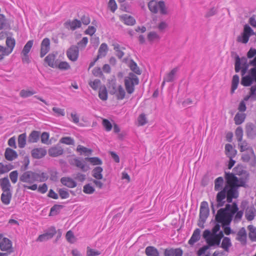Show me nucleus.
Here are the masks:
<instances>
[{
    "label": "nucleus",
    "instance_id": "nucleus-59",
    "mask_svg": "<svg viewBox=\"0 0 256 256\" xmlns=\"http://www.w3.org/2000/svg\"><path fill=\"white\" fill-rule=\"evenodd\" d=\"M100 254V252L88 246L86 248V256H96Z\"/></svg>",
    "mask_w": 256,
    "mask_h": 256
},
{
    "label": "nucleus",
    "instance_id": "nucleus-14",
    "mask_svg": "<svg viewBox=\"0 0 256 256\" xmlns=\"http://www.w3.org/2000/svg\"><path fill=\"white\" fill-rule=\"evenodd\" d=\"M228 189L226 187H224L223 190L219 192L216 195V202L218 206H222L224 204V199L227 198V192Z\"/></svg>",
    "mask_w": 256,
    "mask_h": 256
},
{
    "label": "nucleus",
    "instance_id": "nucleus-47",
    "mask_svg": "<svg viewBox=\"0 0 256 256\" xmlns=\"http://www.w3.org/2000/svg\"><path fill=\"white\" fill-rule=\"evenodd\" d=\"M33 44L34 42L32 40H28L24 45L21 54H28L33 46Z\"/></svg>",
    "mask_w": 256,
    "mask_h": 256
},
{
    "label": "nucleus",
    "instance_id": "nucleus-21",
    "mask_svg": "<svg viewBox=\"0 0 256 256\" xmlns=\"http://www.w3.org/2000/svg\"><path fill=\"white\" fill-rule=\"evenodd\" d=\"M73 164L84 172H86L90 169L88 165L85 162V161L80 160L78 158L74 159Z\"/></svg>",
    "mask_w": 256,
    "mask_h": 256
},
{
    "label": "nucleus",
    "instance_id": "nucleus-46",
    "mask_svg": "<svg viewBox=\"0 0 256 256\" xmlns=\"http://www.w3.org/2000/svg\"><path fill=\"white\" fill-rule=\"evenodd\" d=\"M40 138V132L37 131H32L29 136L28 141L30 142H36Z\"/></svg>",
    "mask_w": 256,
    "mask_h": 256
},
{
    "label": "nucleus",
    "instance_id": "nucleus-18",
    "mask_svg": "<svg viewBox=\"0 0 256 256\" xmlns=\"http://www.w3.org/2000/svg\"><path fill=\"white\" fill-rule=\"evenodd\" d=\"M64 26L66 28L74 30L82 26V22L77 19L72 20H68L64 23Z\"/></svg>",
    "mask_w": 256,
    "mask_h": 256
},
{
    "label": "nucleus",
    "instance_id": "nucleus-28",
    "mask_svg": "<svg viewBox=\"0 0 256 256\" xmlns=\"http://www.w3.org/2000/svg\"><path fill=\"white\" fill-rule=\"evenodd\" d=\"M60 182L62 184L70 188H74L76 186V182L70 178H62Z\"/></svg>",
    "mask_w": 256,
    "mask_h": 256
},
{
    "label": "nucleus",
    "instance_id": "nucleus-45",
    "mask_svg": "<svg viewBox=\"0 0 256 256\" xmlns=\"http://www.w3.org/2000/svg\"><path fill=\"white\" fill-rule=\"evenodd\" d=\"M129 67L130 69L135 74H141V70L138 66L137 64L134 60H131L129 64Z\"/></svg>",
    "mask_w": 256,
    "mask_h": 256
},
{
    "label": "nucleus",
    "instance_id": "nucleus-12",
    "mask_svg": "<svg viewBox=\"0 0 256 256\" xmlns=\"http://www.w3.org/2000/svg\"><path fill=\"white\" fill-rule=\"evenodd\" d=\"M79 52L76 46H72L66 52L68 59L72 62L76 61L78 57Z\"/></svg>",
    "mask_w": 256,
    "mask_h": 256
},
{
    "label": "nucleus",
    "instance_id": "nucleus-3",
    "mask_svg": "<svg viewBox=\"0 0 256 256\" xmlns=\"http://www.w3.org/2000/svg\"><path fill=\"white\" fill-rule=\"evenodd\" d=\"M149 10L153 14H157L158 12L160 14L166 15L168 14L167 8L164 1L151 0L148 3Z\"/></svg>",
    "mask_w": 256,
    "mask_h": 256
},
{
    "label": "nucleus",
    "instance_id": "nucleus-10",
    "mask_svg": "<svg viewBox=\"0 0 256 256\" xmlns=\"http://www.w3.org/2000/svg\"><path fill=\"white\" fill-rule=\"evenodd\" d=\"M0 250L2 252H12L13 248L12 242L8 238H1L0 241Z\"/></svg>",
    "mask_w": 256,
    "mask_h": 256
},
{
    "label": "nucleus",
    "instance_id": "nucleus-60",
    "mask_svg": "<svg viewBox=\"0 0 256 256\" xmlns=\"http://www.w3.org/2000/svg\"><path fill=\"white\" fill-rule=\"evenodd\" d=\"M148 39L150 42L158 40L160 37L155 32H150L148 35Z\"/></svg>",
    "mask_w": 256,
    "mask_h": 256
},
{
    "label": "nucleus",
    "instance_id": "nucleus-16",
    "mask_svg": "<svg viewBox=\"0 0 256 256\" xmlns=\"http://www.w3.org/2000/svg\"><path fill=\"white\" fill-rule=\"evenodd\" d=\"M23 186L24 188H26L32 190H36L38 189V192L42 194H45L48 189V186L46 184H42L39 186L38 188L36 184H33L31 186L24 184Z\"/></svg>",
    "mask_w": 256,
    "mask_h": 256
},
{
    "label": "nucleus",
    "instance_id": "nucleus-57",
    "mask_svg": "<svg viewBox=\"0 0 256 256\" xmlns=\"http://www.w3.org/2000/svg\"><path fill=\"white\" fill-rule=\"evenodd\" d=\"M235 135L238 142H241L243 138V130L241 126L236 128L235 131Z\"/></svg>",
    "mask_w": 256,
    "mask_h": 256
},
{
    "label": "nucleus",
    "instance_id": "nucleus-22",
    "mask_svg": "<svg viewBox=\"0 0 256 256\" xmlns=\"http://www.w3.org/2000/svg\"><path fill=\"white\" fill-rule=\"evenodd\" d=\"M120 19L126 25L133 26L136 23L135 19L132 16L126 14L120 16Z\"/></svg>",
    "mask_w": 256,
    "mask_h": 256
},
{
    "label": "nucleus",
    "instance_id": "nucleus-51",
    "mask_svg": "<svg viewBox=\"0 0 256 256\" xmlns=\"http://www.w3.org/2000/svg\"><path fill=\"white\" fill-rule=\"evenodd\" d=\"M36 94V92L34 90H22L20 92V96L22 98H28L34 94Z\"/></svg>",
    "mask_w": 256,
    "mask_h": 256
},
{
    "label": "nucleus",
    "instance_id": "nucleus-40",
    "mask_svg": "<svg viewBox=\"0 0 256 256\" xmlns=\"http://www.w3.org/2000/svg\"><path fill=\"white\" fill-rule=\"evenodd\" d=\"M76 151L80 153V154H84L85 155H89L92 153V150L86 148L82 146L78 145L76 148Z\"/></svg>",
    "mask_w": 256,
    "mask_h": 256
},
{
    "label": "nucleus",
    "instance_id": "nucleus-58",
    "mask_svg": "<svg viewBox=\"0 0 256 256\" xmlns=\"http://www.w3.org/2000/svg\"><path fill=\"white\" fill-rule=\"evenodd\" d=\"M94 191V188L90 184H86L83 187V192L86 194H92Z\"/></svg>",
    "mask_w": 256,
    "mask_h": 256
},
{
    "label": "nucleus",
    "instance_id": "nucleus-29",
    "mask_svg": "<svg viewBox=\"0 0 256 256\" xmlns=\"http://www.w3.org/2000/svg\"><path fill=\"white\" fill-rule=\"evenodd\" d=\"M200 230L199 228L196 229L190 238L189 240L188 243L190 245H193L194 243L198 241L200 239Z\"/></svg>",
    "mask_w": 256,
    "mask_h": 256
},
{
    "label": "nucleus",
    "instance_id": "nucleus-15",
    "mask_svg": "<svg viewBox=\"0 0 256 256\" xmlns=\"http://www.w3.org/2000/svg\"><path fill=\"white\" fill-rule=\"evenodd\" d=\"M246 132L249 138L253 139L256 136V127L252 123H248L246 126Z\"/></svg>",
    "mask_w": 256,
    "mask_h": 256
},
{
    "label": "nucleus",
    "instance_id": "nucleus-31",
    "mask_svg": "<svg viewBox=\"0 0 256 256\" xmlns=\"http://www.w3.org/2000/svg\"><path fill=\"white\" fill-rule=\"evenodd\" d=\"M232 246L230 239L228 237H224L222 240L220 247L226 252H228L230 248Z\"/></svg>",
    "mask_w": 256,
    "mask_h": 256
},
{
    "label": "nucleus",
    "instance_id": "nucleus-4",
    "mask_svg": "<svg viewBox=\"0 0 256 256\" xmlns=\"http://www.w3.org/2000/svg\"><path fill=\"white\" fill-rule=\"evenodd\" d=\"M139 83L138 78L132 73H130L124 78V86L127 92L132 94L134 90V86Z\"/></svg>",
    "mask_w": 256,
    "mask_h": 256
},
{
    "label": "nucleus",
    "instance_id": "nucleus-37",
    "mask_svg": "<svg viewBox=\"0 0 256 256\" xmlns=\"http://www.w3.org/2000/svg\"><path fill=\"white\" fill-rule=\"evenodd\" d=\"M103 169L100 166L96 167L92 170V176L96 180H101L102 178V172Z\"/></svg>",
    "mask_w": 256,
    "mask_h": 256
},
{
    "label": "nucleus",
    "instance_id": "nucleus-9",
    "mask_svg": "<svg viewBox=\"0 0 256 256\" xmlns=\"http://www.w3.org/2000/svg\"><path fill=\"white\" fill-rule=\"evenodd\" d=\"M254 34L253 31L250 26L246 24L244 26L243 32L241 36L238 37L237 41L243 44H246L249 40L250 37L252 35Z\"/></svg>",
    "mask_w": 256,
    "mask_h": 256
},
{
    "label": "nucleus",
    "instance_id": "nucleus-6",
    "mask_svg": "<svg viewBox=\"0 0 256 256\" xmlns=\"http://www.w3.org/2000/svg\"><path fill=\"white\" fill-rule=\"evenodd\" d=\"M202 236L208 246L216 245L218 246L220 244V242L216 236V234H212L209 230H205L203 232Z\"/></svg>",
    "mask_w": 256,
    "mask_h": 256
},
{
    "label": "nucleus",
    "instance_id": "nucleus-41",
    "mask_svg": "<svg viewBox=\"0 0 256 256\" xmlns=\"http://www.w3.org/2000/svg\"><path fill=\"white\" fill-rule=\"evenodd\" d=\"M13 168V166L11 164H4L0 162V175L6 173Z\"/></svg>",
    "mask_w": 256,
    "mask_h": 256
},
{
    "label": "nucleus",
    "instance_id": "nucleus-39",
    "mask_svg": "<svg viewBox=\"0 0 256 256\" xmlns=\"http://www.w3.org/2000/svg\"><path fill=\"white\" fill-rule=\"evenodd\" d=\"M246 114L244 113H237L234 118V120L236 124L240 125L242 124L245 120Z\"/></svg>",
    "mask_w": 256,
    "mask_h": 256
},
{
    "label": "nucleus",
    "instance_id": "nucleus-63",
    "mask_svg": "<svg viewBox=\"0 0 256 256\" xmlns=\"http://www.w3.org/2000/svg\"><path fill=\"white\" fill-rule=\"evenodd\" d=\"M102 124L106 131L110 132L112 130V125L108 120L105 118L103 119Z\"/></svg>",
    "mask_w": 256,
    "mask_h": 256
},
{
    "label": "nucleus",
    "instance_id": "nucleus-26",
    "mask_svg": "<svg viewBox=\"0 0 256 256\" xmlns=\"http://www.w3.org/2000/svg\"><path fill=\"white\" fill-rule=\"evenodd\" d=\"M63 149L60 146L52 147L48 150V154L52 157H56L63 154Z\"/></svg>",
    "mask_w": 256,
    "mask_h": 256
},
{
    "label": "nucleus",
    "instance_id": "nucleus-30",
    "mask_svg": "<svg viewBox=\"0 0 256 256\" xmlns=\"http://www.w3.org/2000/svg\"><path fill=\"white\" fill-rule=\"evenodd\" d=\"M0 186L3 192H10V184L8 178L0 179Z\"/></svg>",
    "mask_w": 256,
    "mask_h": 256
},
{
    "label": "nucleus",
    "instance_id": "nucleus-11",
    "mask_svg": "<svg viewBox=\"0 0 256 256\" xmlns=\"http://www.w3.org/2000/svg\"><path fill=\"white\" fill-rule=\"evenodd\" d=\"M56 233V230L54 227L50 228L48 232L40 234L38 238L37 242H44L52 238Z\"/></svg>",
    "mask_w": 256,
    "mask_h": 256
},
{
    "label": "nucleus",
    "instance_id": "nucleus-33",
    "mask_svg": "<svg viewBox=\"0 0 256 256\" xmlns=\"http://www.w3.org/2000/svg\"><path fill=\"white\" fill-rule=\"evenodd\" d=\"M145 253L147 256H160L158 249L152 246H148L145 250Z\"/></svg>",
    "mask_w": 256,
    "mask_h": 256
},
{
    "label": "nucleus",
    "instance_id": "nucleus-36",
    "mask_svg": "<svg viewBox=\"0 0 256 256\" xmlns=\"http://www.w3.org/2000/svg\"><path fill=\"white\" fill-rule=\"evenodd\" d=\"M108 50V46L106 44H102L98 50L97 58L104 57L106 56Z\"/></svg>",
    "mask_w": 256,
    "mask_h": 256
},
{
    "label": "nucleus",
    "instance_id": "nucleus-56",
    "mask_svg": "<svg viewBox=\"0 0 256 256\" xmlns=\"http://www.w3.org/2000/svg\"><path fill=\"white\" fill-rule=\"evenodd\" d=\"M244 153L242 154V160L243 162H248L250 159L254 156V150H252V154H250L249 152H243Z\"/></svg>",
    "mask_w": 256,
    "mask_h": 256
},
{
    "label": "nucleus",
    "instance_id": "nucleus-52",
    "mask_svg": "<svg viewBox=\"0 0 256 256\" xmlns=\"http://www.w3.org/2000/svg\"><path fill=\"white\" fill-rule=\"evenodd\" d=\"M66 238L67 241L70 243L73 244L76 240V238L74 234V233L72 230H68L66 235Z\"/></svg>",
    "mask_w": 256,
    "mask_h": 256
},
{
    "label": "nucleus",
    "instance_id": "nucleus-62",
    "mask_svg": "<svg viewBox=\"0 0 256 256\" xmlns=\"http://www.w3.org/2000/svg\"><path fill=\"white\" fill-rule=\"evenodd\" d=\"M60 142L68 145H74V140L72 138L68 136L62 138L60 140Z\"/></svg>",
    "mask_w": 256,
    "mask_h": 256
},
{
    "label": "nucleus",
    "instance_id": "nucleus-38",
    "mask_svg": "<svg viewBox=\"0 0 256 256\" xmlns=\"http://www.w3.org/2000/svg\"><path fill=\"white\" fill-rule=\"evenodd\" d=\"M226 154L230 158H232L236 154V150H234L232 144H228L225 146Z\"/></svg>",
    "mask_w": 256,
    "mask_h": 256
},
{
    "label": "nucleus",
    "instance_id": "nucleus-20",
    "mask_svg": "<svg viewBox=\"0 0 256 256\" xmlns=\"http://www.w3.org/2000/svg\"><path fill=\"white\" fill-rule=\"evenodd\" d=\"M182 251L180 248H166L164 252V256H182Z\"/></svg>",
    "mask_w": 256,
    "mask_h": 256
},
{
    "label": "nucleus",
    "instance_id": "nucleus-1",
    "mask_svg": "<svg viewBox=\"0 0 256 256\" xmlns=\"http://www.w3.org/2000/svg\"><path fill=\"white\" fill-rule=\"evenodd\" d=\"M240 177L238 178L233 173L225 172L224 178L226 181L227 192V202L230 203L233 198L238 196L237 188L239 187H245L249 178L248 174L245 170H242L238 174Z\"/></svg>",
    "mask_w": 256,
    "mask_h": 256
},
{
    "label": "nucleus",
    "instance_id": "nucleus-13",
    "mask_svg": "<svg viewBox=\"0 0 256 256\" xmlns=\"http://www.w3.org/2000/svg\"><path fill=\"white\" fill-rule=\"evenodd\" d=\"M50 50V40L48 38H44L40 44V56L43 58Z\"/></svg>",
    "mask_w": 256,
    "mask_h": 256
},
{
    "label": "nucleus",
    "instance_id": "nucleus-61",
    "mask_svg": "<svg viewBox=\"0 0 256 256\" xmlns=\"http://www.w3.org/2000/svg\"><path fill=\"white\" fill-rule=\"evenodd\" d=\"M88 84L94 90H96L100 85V81L99 80L96 79L93 81H90Z\"/></svg>",
    "mask_w": 256,
    "mask_h": 256
},
{
    "label": "nucleus",
    "instance_id": "nucleus-49",
    "mask_svg": "<svg viewBox=\"0 0 256 256\" xmlns=\"http://www.w3.org/2000/svg\"><path fill=\"white\" fill-rule=\"evenodd\" d=\"M249 230L248 236L251 240L256 242V228L252 226L248 227Z\"/></svg>",
    "mask_w": 256,
    "mask_h": 256
},
{
    "label": "nucleus",
    "instance_id": "nucleus-24",
    "mask_svg": "<svg viewBox=\"0 0 256 256\" xmlns=\"http://www.w3.org/2000/svg\"><path fill=\"white\" fill-rule=\"evenodd\" d=\"M238 147L241 152H249L252 154V148L250 146L246 141L238 142Z\"/></svg>",
    "mask_w": 256,
    "mask_h": 256
},
{
    "label": "nucleus",
    "instance_id": "nucleus-44",
    "mask_svg": "<svg viewBox=\"0 0 256 256\" xmlns=\"http://www.w3.org/2000/svg\"><path fill=\"white\" fill-rule=\"evenodd\" d=\"M224 184V179L222 177L220 176L216 178L214 181V190L218 191L222 188Z\"/></svg>",
    "mask_w": 256,
    "mask_h": 256
},
{
    "label": "nucleus",
    "instance_id": "nucleus-2",
    "mask_svg": "<svg viewBox=\"0 0 256 256\" xmlns=\"http://www.w3.org/2000/svg\"><path fill=\"white\" fill-rule=\"evenodd\" d=\"M238 210L236 202L232 204H226L224 208L218 210L216 215V220L222 224V226H228L232 220V217Z\"/></svg>",
    "mask_w": 256,
    "mask_h": 256
},
{
    "label": "nucleus",
    "instance_id": "nucleus-27",
    "mask_svg": "<svg viewBox=\"0 0 256 256\" xmlns=\"http://www.w3.org/2000/svg\"><path fill=\"white\" fill-rule=\"evenodd\" d=\"M6 50H7V51L10 54L12 52L15 46V40L14 38H12V37L8 36L6 38Z\"/></svg>",
    "mask_w": 256,
    "mask_h": 256
},
{
    "label": "nucleus",
    "instance_id": "nucleus-50",
    "mask_svg": "<svg viewBox=\"0 0 256 256\" xmlns=\"http://www.w3.org/2000/svg\"><path fill=\"white\" fill-rule=\"evenodd\" d=\"M26 136L25 133L20 134L18 137V145L20 148H23L26 144Z\"/></svg>",
    "mask_w": 256,
    "mask_h": 256
},
{
    "label": "nucleus",
    "instance_id": "nucleus-8",
    "mask_svg": "<svg viewBox=\"0 0 256 256\" xmlns=\"http://www.w3.org/2000/svg\"><path fill=\"white\" fill-rule=\"evenodd\" d=\"M209 214V208L208 203L204 201L201 202L200 210V219L198 222V225L200 226V224H203Z\"/></svg>",
    "mask_w": 256,
    "mask_h": 256
},
{
    "label": "nucleus",
    "instance_id": "nucleus-32",
    "mask_svg": "<svg viewBox=\"0 0 256 256\" xmlns=\"http://www.w3.org/2000/svg\"><path fill=\"white\" fill-rule=\"evenodd\" d=\"M112 46L116 56L118 58H122L124 56V50H125V48L116 43L114 44Z\"/></svg>",
    "mask_w": 256,
    "mask_h": 256
},
{
    "label": "nucleus",
    "instance_id": "nucleus-48",
    "mask_svg": "<svg viewBox=\"0 0 256 256\" xmlns=\"http://www.w3.org/2000/svg\"><path fill=\"white\" fill-rule=\"evenodd\" d=\"M239 83V76L236 74L233 76L232 84L231 93L233 94L234 90L237 88Z\"/></svg>",
    "mask_w": 256,
    "mask_h": 256
},
{
    "label": "nucleus",
    "instance_id": "nucleus-19",
    "mask_svg": "<svg viewBox=\"0 0 256 256\" xmlns=\"http://www.w3.org/2000/svg\"><path fill=\"white\" fill-rule=\"evenodd\" d=\"M56 55L53 54H48L44 58V62L52 68H56L58 64V60L56 59Z\"/></svg>",
    "mask_w": 256,
    "mask_h": 256
},
{
    "label": "nucleus",
    "instance_id": "nucleus-34",
    "mask_svg": "<svg viewBox=\"0 0 256 256\" xmlns=\"http://www.w3.org/2000/svg\"><path fill=\"white\" fill-rule=\"evenodd\" d=\"M12 198V194L10 192H3L1 196V200L5 205L10 204Z\"/></svg>",
    "mask_w": 256,
    "mask_h": 256
},
{
    "label": "nucleus",
    "instance_id": "nucleus-35",
    "mask_svg": "<svg viewBox=\"0 0 256 256\" xmlns=\"http://www.w3.org/2000/svg\"><path fill=\"white\" fill-rule=\"evenodd\" d=\"M246 230L242 228L238 232L236 240L242 244H245L246 242Z\"/></svg>",
    "mask_w": 256,
    "mask_h": 256
},
{
    "label": "nucleus",
    "instance_id": "nucleus-55",
    "mask_svg": "<svg viewBox=\"0 0 256 256\" xmlns=\"http://www.w3.org/2000/svg\"><path fill=\"white\" fill-rule=\"evenodd\" d=\"M62 207V206L61 205H58V204L54 205L50 208V216H54V215H56L57 214H59Z\"/></svg>",
    "mask_w": 256,
    "mask_h": 256
},
{
    "label": "nucleus",
    "instance_id": "nucleus-23",
    "mask_svg": "<svg viewBox=\"0 0 256 256\" xmlns=\"http://www.w3.org/2000/svg\"><path fill=\"white\" fill-rule=\"evenodd\" d=\"M46 154V151L42 148H36L32 150V156L34 158H41Z\"/></svg>",
    "mask_w": 256,
    "mask_h": 256
},
{
    "label": "nucleus",
    "instance_id": "nucleus-54",
    "mask_svg": "<svg viewBox=\"0 0 256 256\" xmlns=\"http://www.w3.org/2000/svg\"><path fill=\"white\" fill-rule=\"evenodd\" d=\"M70 65L66 62H58L56 64V68H58L60 70H68L70 69Z\"/></svg>",
    "mask_w": 256,
    "mask_h": 256
},
{
    "label": "nucleus",
    "instance_id": "nucleus-43",
    "mask_svg": "<svg viewBox=\"0 0 256 256\" xmlns=\"http://www.w3.org/2000/svg\"><path fill=\"white\" fill-rule=\"evenodd\" d=\"M84 160L90 162L93 166L101 165L102 164V160L98 157L86 158Z\"/></svg>",
    "mask_w": 256,
    "mask_h": 256
},
{
    "label": "nucleus",
    "instance_id": "nucleus-5",
    "mask_svg": "<svg viewBox=\"0 0 256 256\" xmlns=\"http://www.w3.org/2000/svg\"><path fill=\"white\" fill-rule=\"evenodd\" d=\"M109 88L110 94H114L118 100H121L124 98L126 92L121 85H116L115 84H112Z\"/></svg>",
    "mask_w": 256,
    "mask_h": 256
},
{
    "label": "nucleus",
    "instance_id": "nucleus-42",
    "mask_svg": "<svg viewBox=\"0 0 256 256\" xmlns=\"http://www.w3.org/2000/svg\"><path fill=\"white\" fill-rule=\"evenodd\" d=\"M98 97L104 101L108 99V92L106 86H104L100 88Z\"/></svg>",
    "mask_w": 256,
    "mask_h": 256
},
{
    "label": "nucleus",
    "instance_id": "nucleus-7",
    "mask_svg": "<svg viewBox=\"0 0 256 256\" xmlns=\"http://www.w3.org/2000/svg\"><path fill=\"white\" fill-rule=\"evenodd\" d=\"M37 176V173L36 172L32 171H26L20 176V180L22 182L31 184L36 181Z\"/></svg>",
    "mask_w": 256,
    "mask_h": 256
},
{
    "label": "nucleus",
    "instance_id": "nucleus-64",
    "mask_svg": "<svg viewBox=\"0 0 256 256\" xmlns=\"http://www.w3.org/2000/svg\"><path fill=\"white\" fill-rule=\"evenodd\" d=\"M36 181L43 182L46 181L48 179V176L46 173L42 172L37 173Z\"/></svg>",
    "mask_w": 256,
    "mask_h": 256
},
{
    "label": "nucleus",
    "instance_id": "nucleus-53",
    "mask_svg": "<svg viewBox=\"0 0 256 256\" xmlns=\"http://www.w3.org/2000/svg\"><path fill=\"white\" fill-rule=\"evenodd\" d=\"M252 82V78L248 76H244L241 81V84L244 86H250Z\"/></svg>",
    "mask_w": 256,
    "mask_h": 256
},
{
    "label": "nucleus",
    "instance_id": "nucleus-25",
    "mask_svg": "<svg viewBox=\"0 0 256 256\" xmlns=\"http://www.w3.org/2000/svg\"><path fill=\"white\" fill-rule=\"evenodd\" d=\"M5 158L10 161L13 160L18 157L16 152L10 148H6L4 152Z\"/></svg>",
    "mask_w": 256,
    "mask_h": 256
},
{
    "label": "nucleus",
    "instance_id": "nucleus-17",
    "mask_svg": "<svg viewBox=\"0 0 256 256\" xmlns=\"http://www.w3.org/2000/svg\"><path fill=\"white\" fill-rule=\"evenodd\" d=\"M178 70L177 68H174L165 75V76L164 77L162 86H164L165 82H172L174 80Z\"/></svg>",
    "mask_w": 256,
    "mask_h": 256
}]
</instances>
